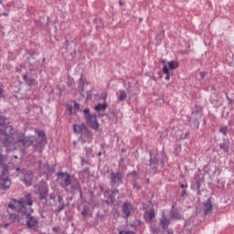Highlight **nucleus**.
<instances>
[{
	"label": "nucleus",
	"mask_w": 234,
	"mask_h": 234,
	"mask_svg": "<svg viewBox=\"0 0 234 234\" xmlns=\"http://www.w3.org/2000/svg\"><path fill=\"white\" fill-rule=\"evenodd\" d=\"M32 213H34V208L32 207H29L28 210L26 211L25 208H22V210L16 212V214L9 212V220L13 224H19L20 226L27 225L29 229H36L39 221L37 218L32 216Z\"/></svg>",
	"instance_id": "obj_1"
},
{
	"label": "nucleus",
	"mask_w": 234,
	"mask_h": 234,
	"mask_svg": "<svg viewBox=\"0 0 234 234\" xmlns=\"http://www.w3.org/2000/svg\"><path fill=\"white\" fill-rule=\"evenodd\" d=\"M101 100H103L105 101V100H107V92H103L101 94Z\"/></svg>",
	"instance_id": "obj_38"
},
{
	"label": "nucleus",
	"mask_w": 234,
	"mask_h": 234,
	"mask_svg": "<svg viewBox=\"0 0 234 234\" xmlns=\"http://www.w3.org/2000/svg\"><path fill=\"white\" fill-rule=\"evenodd\" d=\"M76 191H79L80 198H83V191L81 190V186H80V189H77Z\"/></svg>",
	"instance_id": "obj_39"
},
{
	"label": "nucleus",
	"mask_w": 234,
	"mask_h": 234,
	"mask_svg": "<svg viewBox=\"0 0 234 234\" xmlns=\"http://www.w3.org/2000/svg\"><path fill=\"white\" fill-rule=\"evenodd\" d=\"M82 136H86V138H88V140H92V133L89 130V128H87L84 132V133L82 134Z\"/></svg>",
	"instance_id": "obj_30"
},
{
	"label": "nucleus",
	"mask_w": 234,
	"mask_h": 234,
	"mask_svg": "<svg viewBox=\"0 0 234 234\" xmlns=\"http://www.w3.org/2000/svg\"><path fill=\"white\" fill-rule=\"evenodd\" d=\"M16 144H21V145L23 146L22 151H25L34 144V136L30 135L27 137H20L16 141Z\"/></svg>",
	"instance_id": "obj_8"
},
{
	"label": "nucleus",
	"mask_w": 234,
	"mask_h": 234,
	"mask_svg": "<svg viewBox=\"0 0 234 234\" xmlns=\"http://www.w3.org/2000/svg\"><path fill=\"white\" fill-rule=\"evenodd\" d=\"M150 167L153 169V171L156 172L159 166V161L157 158L153 157V154L150 152Z\"/></svg>",
	"instance_id": "obj_14"
},
{
	"label": "nucleus",
	"mask_w": 234,
	"mask_h": 234,
	"mask_svg": "<svg viewBox=\"0 0 234 234\" xmlns=\"http://www.w3.org/2000/svg\"><path fill=\"white\" fill-rule=\"evenodd\" d=\"M34 187L35 193L38 195V200H40L43 206H46L48 202L47 197H48V185H47V182L42 181L36 185Z\"/></svg>",
	"instance_id": "obj_4"
},
{
	"label": "nucleus",
	"mask_w": 234,
	"mask_h": 234,
	"mask_svg": "<svg viewBox=\"0 0 234 234\" xmlns=\"http://www.w3.org/2000/svg\"><path fill=\"white\" fill-rule=\"evenodd\" d=\"M167 234H173V231H169V230H168V231H167Z\"/></svg>",
	"instance_id": "obj_53"
},
{
	"label": "nucleus",
	"mask_w": 234,
	"mask_h": 234,
	"mask_svg": "<svg viewBox=\"0 0 234 234\" xmlns=\"http://www.w3.org/2000/svg\"><path fill=\"white\" fill-rule=\"evenodd\" d=\"M200 76H201L202 80H204V78H206V71H202L200 73Z\"/></svg>",
	"instance_id": "obj_44"
},
{
	"label": "nucleus",
	"mask_w": 234,
	"mask_h": 234,
	"mask_svg": "<svg viewBox=\"0 0 234 234\" xmlns=\"http://www.w3.org/2000/svg\"><path fill=\"white\" fill-rule=\"evenodd\" d=\"M133 187H135L138 190L142 189V187L138 186L137 185H133Z\"/></svg>",
	"instance_id": "obj_47"
},
{
	"label": "nucleus",
	"mask_w": 234,
	"mask_h": 234,
	"mask_svg": "<svg viewBox=\"0 0 234 234\" xmlns=\"http://www.w3.org/2000/svg\"><path fill=\"white\" fill-rule=\"evenodd\" d=\"M161 63H165V60H161Z\"/></svg>",
	"instance_id": "obj_54"
},
{
	"label": "nucleus",
	"mask_w": 234,
	"mask_h": 234,
	"mask_svg": "<svg viewBox=\"0 0 234 234\" xmlns=\"http://www.w3.org/2000/svg\"><path fill=\"white\" fill-rule=\"evenodd\" d=\"M16 171H20V173L24 176L23 181L25 182L26 186H32L34 182V174L30 170L27 169H19L16 168Z\"/></svg>",
	"instance_id": "obj_7"
},
{
	"label": "nucleus",
	"mask_w": 234,
	"mask_h": 234,
	"mask_svg": "<svg viewBox=\"0 0 234 234\" xmlns=\"http://www.w3.org/2000/svg\"><path fill=\"white\" fill-rule=\"evenodd\" d=\"M212 90H215V88H214V87H212Z\"/></svg>",
	"instance_id": "obj_56"
},
{
	"label": "nucleus",
	"mask_w": 234,
	"mask_h": 234,
	"mask_svg": "<svg viewBox=\"0 0 234 234\" xmlns=\"http://www.w3.org/2000/svg\"><path fill=\"white\" fill-rule=\"evenodd\" d=\"M226 98H227V100H228V101H229V105H231V103H233V100H231V99L229 98V96H228V95H226Z\"/></svg>",
	"instance_id": "obj_42"
},
{
	"label": "nucleus",
	"mask_w": 234,
	"mask_h": 234,
	"mask_svg": "<svg viewBox=\"0 0 234 234\" xmlns=\"http://www.w3.org/2000/svg\"><path fill=\"white\" fill-rule=\"evenodd\" d=\"M123 184V175L120 172L110 173V186L112 187H120Z\"/></svg>",
	"instance_id": "obj_6"
},
{
	"label": "nucleus",
	"mask_w": 234,
	"mask_h": 234,
	"mask_svg": "<svg viewBox=\"0 0 234 234\" xmlns=\"http://www.w3.org/2000/svg\"><path fill=\"white\" fill-rule=\"evenodd\" d=\"M60 186L66 191V193L74 194L77 189H80L81 186L78 178L74 176H70L69 173L60 172L58 174Z\"/></svg>",
	"instance_id": "obj_2"
},
{
	"label": "nucleus",
	"mask_w": 234,
	"mask_h": 234,
	"mask_svg": "<svg viewBox=\"0 0 234 234\" xmlns=\"http://www.w3.org/2000/svg\"><path fill=\"white\" fill-rule=\"evenodd\" d=\"M204 207H205V215H209V213L213 211V205L211 204V199H207L204 203Z\"/></svg>",
	"instance_id": "obj_19"
},
{
	"label": "nucleus",
	"mask_w": 234,
	"mask_h": 234,
	"mask_svg": "<svg viewBox=\"0 0 234 234\" xmlns=\"http://www.w3.org/2000/svg\"><path fill=\"white\" fill-rule=\"evenodd\" d=\"M119 234H134V233L133 231H131V230H128V231L120 230Z\"/></svg>",
	"instance_id": "obj_37"
},
{
	"label": "nucleus",
	"mask_w": 234,
	"mask_h": 234,
	"mask_svg": "<svg viewBox=\"0 0 234 234\" xmlns=\"http://www.w3.org/2000/svg\"><path fill=\"white\" fill-rule=\"evenodd\" d=\"M3 144L5 147H10L11 144H14V135L12 133H2Z\"/></svg>",
	"instance_id": "obj_10"
},
{
	"label": "nucleus",
	"mask_w": 234,
	"mask_h": 234,
	"mask_svg": "<svg viewBox=\"0 0 234 234\" xmlns=\"http://www.w3.org/2000/svg\"><path fill=\"white\" fill-rule=\"evenodd\" d=\"M69 114H76L77 111H80V104L78 102L74 103V107L69 106Z\"/></svg>",
	"instance_id": "obj_24"
},
{
	"label": "nucleus",
	"mask_w": 234,
	"mask_h": 234,
	"mask_svg": "<svg viewBox=\"0 0 234 234\" xmlns=\"http://www.w3.org/2000/svg\"><path fill=\"white\" fill-rule=\"evenodd\" d=\"M42 218H45V216L44 215H41Z\"/></svg>",
	"instance_id": "obj_55"
},
{
	"label": "nucleus",
	"mask_w": 234,
	"mask_h": 234,
	"mask_svg": "<svg viewBox=\"0 0 234 234\" xmlns=\"http://www.w3.org/2000/svg\"><path fill=\"white\" fill-rule=\"evenodd\" d=\"M3 16H5V17H8V13H4Z\"/></svg>",
	"instance_id": "obj_49"
},
{
	"label": "nucleus",
	"mask_w": 234,
	"mask_h": 234,
	"mask_svg": "<svg viewBox=\"0 0 234 234\" xmlns=\"http://www.w3.org/2000/svg\"><path fill=\"white\" fill-rule=\"evenodd\" d=\"M11 182L10 179H8V177H1L0 178V186L1 187H4V189H8V187H10L11 186Z\"/></svg>",
	"instance_id": "obj_18"
},
{
	"label": "nucleus",
	"mask_w": 234,
	"mask_h": 234,
	"mask_svg": "<svg viewBox=\"0 0 234 234\" xmlns=\"http://www.w3.org/2000/svg\"><path fill=\"white\" fill-rule=\"evenodd\" d=\"M7 166L3 165V163L0 161V178H3L5 176V173H8Z\"/></svg>",
	"instance_id": "obj_23"
},
{
	"label": "nucleus",
	"mask_w": 234,
	"mask_h": 234,
	"mask_svg": "<svg viewBox=\"0 0 234 234\" xmlns=\"http://www.w3.org/2000/svg\"><path fill=\"white\" fill-rule=\"evenodd\" d=\"M83 113L86 120V124L91 129L98 131V129H100V124L98 123L96 115L90 114V110L89 108L84 109Z\"/></svg>",
	"instance_id": "obj_5"
},
{
	"label": "nucleus",
	"mask_w": 234,
	"mask_h": 234,
	"mask_svg": "<svg viewBox=\"0 0 234 234\" xmlns=\"http://www.w3.org/2000/svg\"><path fill=\"white\" fill-rule=\"evenodd\" d=\"M219 148L224 151V153H228L229 151V145H228L226 143L220 144Z\"/></svg>",
	"instance_id": "obj_31"
},
{
	"label": "nucleus",
	"mask_w": 234,
	"mask_h": 234,
	"mask_svg": "<svg viewBox=\"0 0 234 234\" xmlns=\"http://www.w3.org/2000/svg\"><path fill=\"white\" fill-rule=\"evenodd\" d=\"M85 131H87V125H85V123L73 125V132L76 133L77 134L82 135Z\"/></svg>",
	"instance_id": "obj_13"
},
{
	"label": "nucleus",
	"mask_w": 234,
	"mask_h": 234,
	"mask_svg": "<svg viewBox=\"0 0 234 234\" xmlns=\"http://www.w3.org/2000/svg\"><path fill=\"white\" fill-rule=\"evenodd\" d=\"M119 194L120 190H118L117 188L111 191L110 199L112 204H114V202H116V197H118Z\"/></svg>",
	"instance_id": "obj_21"
},
{
	"label": "nucleus",
	"mask_w": 234,
	"mask_h": 234,
	"mask_svg": "<svg viewBox=\"0 0 234 234\" xmlns=\"http://www.w3.org/2000/svg\"><path fill=\"white\" fill-rule=\"evenodd\" d=\"M63 209H65V204H59V206L55 209V213H61Z\"/></svg>",
	"instance_id": "obj_33"
},
{
	"label": "nucleus",
	"mask_w": 234,
	"mask_h": 234,
	"mask_svg": "<svg viewBox=\"0 0 234 234\" xmlns=\"http://www.w3.org/2000/svg\"><path fill=\"white\" fill-rule=\"evenodd\" d=\"M162 37H164V33H163L162 35H158V36H157V38H158V39H162Z\"/></svg>",
	"instance_id": "obj_46"
},
{
	"label": "nucleus",
	"mask_w": 234,
	"mask_h": 234,
	"mask_svg": "<svg viewBox=\"0 0 234 234\" xmlns=\"http://www.w3.org/2000/svg\"><path fill=\"white\" fill-rule=\"evenodd\" d=\"M163 72H164V74H165V80L166 81H169L171 73L169 72V68H167V65H165V66L163 67Z\"/></svg>",
	"instance_id": "obj_27"
},
{
	"label": "nucleus",
	"mask_w": 234,
	"mask_h": 234,
	"mask_svg": "<svg viewBox=\"0 0 234 234\" xmlns=\"http://www.w3.org/2000/svg\"><path fill=\"white\" fill-rule=\"evenodd\" d=\"M98 156H101V152H99V153H98Z\"/></svg>",
	"instance_id": "obj_52"
},
{
	"label": "nucleus",
	"mask_w": 234,
	"mask_h": 234,
	"mask_svg": "<svg viewBox=\"0 0 234 234\" xmlns=\"http://www.w3.org/2000/svg\"><path fill=\"white\" fill-rule=\"evenodd\" d=\"M24 81L28 85L29 87L37 85V82L36 81V79L28 78V75L25 74L23 76Z\"/></svg>",
	"instance_id": "obj_17"
},
{
	"label": "nucleus",
	"mask_w": 234,
	"mask_h": 234,
	"mask_svg": "<svg viewBox=\"0 0 234 234\" xmlns=\"http://www.w3.org/2000/svg\"><path fill=\"white\" fill-rule=\"evenodd\" d=\"M156 218V213L154 212V208H150L144 212V219L146 222H153V218Z\"/></svg>",
	"instance_id": "obj_11"
},
{
	"label": "nucleus",
	"mask_w": 234,
	"mask_h": 234,
	"mask_svg": "<svg viewBox=\"0 0 234 234\" xmlns=\"http://www.w3.org/2000/svg\"><path fill=\"white\" fill-rule=\"evenodd\" d=\"M171 218H175V220H180L182 218V215H180L179 212L176 211H171Z\"/></svg>",
	"instance_id": "obj_29"
},
{
	"label": "nucleus",
	"mask_w": 234,
	"mask_h": 234,
	"mask_svg": "<svg viewBox=\"0 0 234 234\" xmlns=\"http://www.w3.org/2000/svg\"><path fill=\"white\" fill-rule=\"evenodd\" d=\"M122 211L123 218H129V217H131V211H133V205L129 202L123 203Z\"/></svg>",
	"instance_id": "obj_9"
},
{
	"label": "nucleus",
	"mask_w": 234,
	"mask_h": 234,
	"mask_svg": "<svg viewBox=\"0 0 234 234\" xmlns=\"http://www.w3.org/2000/svg\"><path fill=\"white\" fill-rule=\"evenodd\" d=\"M158 231H159L158 229H154V232H155V233H158Z\"/></svg>",
	"instance_id": "obj_51"
},
{
	"label": "nucleus",
	"mask_w": 234,
	"mask_h": 234,
	"mask_svg": "<svg viewBox=\"0 0 234 234\" xmlns=\"http://www.w3.org/2000/svg\"><path fill=\"white\" fill-rule=\"evenodd\" d=\"M65 45H66V47H69V40L65 41Z\"/></svg>",
	"instance_id": "obj_50"
},
{
	"label": "nucleus",
	"mask_w": 234,
	"mask_h": 234,
	"mask_svg": "<svg viewBox=\"0 0 234 234\" xmlns=\"http://www.w3.org/2000/svg\"><path fill=\"white\" fill-rule=\"evenodd\" d=\"M58 229H58V227L53 228V231L58 232Z\"/></svg>",
	"instance_id": "obj_48"
},
{
	"label": "nucleus",
	"mask_w": 234,
	"mask_h": 234,
	"mask_svg": "<svg viewBox=\"0 0 234 234\" xmlns=\"http://www.w3.org/2000/svg\"><path fill=\"white\" fill-rule=\"evenodd\" d=\"M107 110V103H99L97 106H95V111H97V112H101V111H106Z\"/></svg>",
	"instance_id": "obj_26"
},
{
	"label": "nucleus",
	"mask_w": 234,
	"mask_h": 234,
	"mask_svg": "<svg viewBox=\"0 0 234 234\" xmlns=\"http://www.w3.org/2000/svg\"><path fill=\"white\" fill-rule=\"evenodd\" d=\"M34 204V201H32V195L30 193L27 194L24 197H22L20 200H17L16 198H13L10 200L8 206H7V212L10 213L11 211H16V213H19L21 210L28 211V208L25 206H32Z\"/></svg>",
	"instance_id": "obj_3"
},
{
	"label": "nucleus",
	"mask_w": 234,
	"mask_h": 234,
	"mask_svg": "<svg viewBox=\"0 0 234 234\" xmlns=\"http://www.w3.org/2000/svg\"><path fill=\"white\" fill-rule=\"evenodd\" d=\"M187 195V191L185 189L182 190L181 192V197H186Z\"/></svg>",
	"instance_id": "obj_43"
},
{
	"label": "nucleus",
	"mask_w": 234,
	"mask_h": 234,
	"mask_svg": "<svg viewBox=\"0 0 234 234\" xmlns=\"http://www.w3.org/2000/svg\"><path fill=\"white\" fill-rule=\"evenodd\" d=\"M2 98H5V89L0 87V100H2Z\"/></svg>",
	"instance_id": "obj_35"
},
{
	"label": "nucleus",
	"mask_w": 234,
	"mask_h": 234,
	"mask_svg": "<svg viewBox=\"0 0 234 234\" xmlns=\"http://www.w3.org/2000/svg\"><path fill=\"white\" fill-rule=\"evenodd\" d=\"M165 65L167 66L168 71L178 69V61L176 60L168 61L167 64H165Z\"/></svg>",
	"instance_id": "obj_20"
},
{
	"label": "nucleus",
	"mask_w": 234,
	"mask_h": 234,
	"mask_svg": "<svg viewBox=\"0 0 234 234\" xmlns=\"http://www.w3.org/2000/svg\"><path fill=\"white\" fill-rule=\"evenodd\" d=\"M5 125V117L4 116H0V126Z\"/></svg>",
	"instance_id": "obj_40"
},
{
	"label": "nucleus",
	"mask_w": 234,
	"mask_h": 234,
	"mask_svg": "<svg viewBox=\"0 0 234 234\" xmlns=\"http://www.w3.org/2000/svg\"><path fill=\"white\" fill-rule=\"evenodd\" d=\"M49 199L56 200V194H54V193L49 194Z\"/></svg>",
	"instance_id": "obj_41"
},
{
	"label": "nucleus",
	"mask_w": 234,
	"mask_h": 234,
	"mask_svg": "<svg viewBox=\"0 0 234 234\" xmlns=\"http://www.w3.org/2000/svg\"><path fill=\"white\" fill-rule=\"evenodd\" d=\"M38 164L39 170L43 171L45 175H48V173H50V166H48V163L43 164V162L39 161Z\"/></svg>",
	"instance_id": "obj_16"
},
{
	"label": "nucleus",
	"mask_w": 234,
	"mask_h": 234,
	"mask_svg": "<svg viewBox=\"0 0 234 234\" xmlns=\"http://www.w3.org/2000/svg\"><path fill=\"white\" fill-rule=\"evenodd\" d=\"M38 138H41V142H47V135L45 134V132L43 130L41 131H36Z\"/></svg>",
	"instance_id": "obj_28"
},
{
	"label": "nucleus",
	"mask_w": 234,
	"mask_h": 234,
	"mask_svg": "<svg viewBox=\"0 0 234 234\" xmlns=\"http://www.w3.org/2000/svg\"><path fill=\"white\" fill-rule=\"evenodd\" d=\"M180 187H181L182 189H186V188L187 187V185L182 184V185L180 186Z\"/></svg>",
	"instance_id": "obj_45"
},
{
	"label": "nucleus",
	"mask_w": 234,
	"mask_h": 234,
	"mask_svg": "<svg viewBox=\"0 0 234 234\" xmlns=\"http://www.w3.org/2000/svg\"><path fill=\"white\" fill-rule=\"evenodd\" d=\"M198 118H200L199 114L197 115V119L193 117L190 119V122L196 129H198V125H200V121L198 120Z\"/></svg>",
	"instance_id": "obj_22"
},
{
	"label": "nucleus",
	"mask_w": 234,
	"mask_h": 234,
	"mask_svg": "<svg viewBox=\"0 0 234 234\" xmlns=\"http://www.w3.org/2000/svg\"><path fill=\"white\" fill-rule=\"evenodd\" d=\"M89 211H90V208L84 207L81 212L82 217H89Z\"/></svg>",
	"instance_id": "obj_32"
},
{
	"label": "nucleus",
	"mask_w": 234,
	"mask_h": 234,
	"mask_svg": "<svg viewBox=\"0 0 234 234\" xmlns=\"http://www.w3.org/2000/svg\"><path fill=\"white\" fill-rule=\"evenodd\" d=\"M125 100H127V93L125 92V90H121L118 96V101H125Z\"/></svg>",
	"instance_id": "obj_25"
},
{
	"label": "nucleus",
	"mask_w": 234,
	"mask_h": 234,
	"mask_svg": "<svg viewBox=\"0 0 234 234\" xmlns=\"http://www.w3.org/2000/svg\"><path fill=\"white\" fill-rule=\"evenodd\" d=\"M58 202L59 204H65V203L63 202V197H62L61 195H58Z\"/></svg>",
	"instance_id": "obj_36"
},
{
	"label": "nucleus",
	"mask_w": 234,
	"mask_h": 234,
	"mask_svg": "<svg viewBox=\"0 0 234 234\" xmlns=\"http://www.w3.org/2000/svg\"><path fill=\"white\" fill-rule=\"evenodd\" d=\"M219 132L224 135L227 136L228 135V127L227 126H223L219 129Z\"/></svg>",
	"instance_id": "obj_34"
},
{
	"label": "nucleus",
	"mask_w": 234,
	"mask_h": 234,
	"mask_svg": "<svg viewBox=\"0 0 234 234\" xmlns=\"http://www.w3.org/2000/svg\"><path fill=\"white\" fill-rule=\"evenodd\" d=\"M81 95L86 98V100H92V89L88 90L87 84L82 85Z\"/></svg>",
	"instance_id": "obj_12"
},
{
	"label": "nucleus",
	"mask_w": 234,
	"mask_h": 234,
	"mask_svg": "<svg viewBox=\"0 0 234 234\" xmlns=\"http://www.w3.org/2000/svg\"><path fill=\"white\" fill-rule=\"evenodd\" d=\"M171 224V220L165 217V214H163L160 219V227L162 229H167Z\"/></svg>",
	"instance_id": "obj_15"
},
{
	"label": "nucleus",
	"mask_w": 234,
	"mask_h": 234,
	"mask_svg": "<svg viewBox=\"0 0 234 234\" xmlns=\"http://www.w3.org/2000/svg\"><path fill=\"white\" fill-rule=\"evenodd\" d=\"M5 228H8V224L5 225Z\"/></svg>",
	"instance_id": "obj_57"
}]
</instances>
